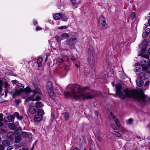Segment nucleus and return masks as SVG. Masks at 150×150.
I'll list each match as a JSON object with an SVG mask.
<instances>
[{
    "label": "nucleus",
    "mask_w": 150,
    "mask_h": 150,
    "mask_svg": "<svg viewBox=\"0 0 150 150\" xmlns=\"http://www.w3.org/2000/svg\"><path fill=\"white\" fill-rule=\"evenodd\" d=\"M70 88L71 93L65 92L64 96L67 98H73L76 100L91 99L101 94V92L94 90L87 91V90L89 89L87 87L70 85L67 87V88Z\"/></svg>",
    "instance_id": "1"
},
{
    "label": "nucleus",
    "mask_w": 150,
    "mask_h": 150,
    "mask_svg": "<svg viewBox=\"0 0 150 150\" xmlns=\"http://www.w3.org/2000/svg\"><path fill=\"white\" fill-rule=\"evenodd\" d=\"M115 87L116 95L122 99H124L126 97H133L142 103L146 102L150 100V98L145 95L142 90H137L126 89L123 90L125 93L124 94L121 90L122 87L120 85H116Z\"/></svg>",
    "instance_id": "2"
},
{
    "label": "nucleus",
    "mask_w": 150,
    "mask_h": 150,
    "mask_svg": "<svg viewBox=\"0 0 150 150\" xmlns=\"http://www.w3.org/2000/svg\"><path fill=\"white\" fill-rule=\"evenodd\" d=\"M140 64L142 66L143 71L146 72L145 74L143 73L139 74L138 76V79L136 80L137 85L141 87L144 84V82L143 80L150 77V71H148V66L146 64L145 60H141L140 61Z\"/></svg>",
    "instance_id": "3"
},
{
    "label": "nucleus",
    "mask_w": 150,
    "mask_h": 150,
    "mask_svg": "<svg viewBox=\"0 0 150 150\" xmlns=\"http://www.w3.org/2000/svg\"><path fill=\"white\" fill-rule=\"evenodd\" d=\"M31 92V89L28 87L25 88L23 91L21 89H15V92L13 94V98H14L15 96H19L21 94L25 93L26 95H28Z\"/></svg>",
    "instance_id": "4"
},
{
    "label": "nucleus",
    "mask_w": 150,
    "mask_h": 150,
    "mask_svg": "<svg viewBox=\"0 0 150 150\" xmlns=\"http://www.w3.org/2000/svg\"><path fill=\"white\" fill-rule=\"evenodd\" d=\"M47 88L49 95L52 99L54 98L55 94L52 89V84L51 82H48L47 84Z\"/></svg>",
    "instance_id": "5"
},
{
    "label": "nucleus",
    "mask_w": 150,
    "mask_h": 150,
    "mask_svg": "<svg viewBox=\"0 0 150 150\" xmlns=\"http://www.w3.org/2000/svg\"><path fill=\"white\" fill-rule=\"evenodd\" d=\"M98 23L101 24L103 28L106 29L107 28V25L105 22L104 17L103 16H99Z\"/></svg>",
    "instance_id": "6"
},
{
    "label": "nucleus",
    "mask_w": 150,
    "mask_h": 150,
    "mask_svg": "<svg viewBox=\"0 0 150 150\" xmlns=\"http://www.w3.org/2000/svg\"><path fill=\"white\" fill-rule=\"evenodd\" d=\"M28 111L31 114H35L37 112V110L34 106V104L32 102L30 103Z\"/></svg>",
    "instance_id": "7"
},
{
    "label": "nucleus",
    "mask_w": 150,
    "mask_h": 150,
    "mask_svg": "<svg viewBox=\"0 0 150 150\" xmlns=\"http://www.w3.org/2000/svg\"><path fill=\"white\" fill-rule=\"evenodd\" d=\"M72 6L74 8H77L78 6L82 3V1L81 0H79L77 1V0H70Z\"/></svg>",
    "instance_id": "8"
},
{
    "label": "nucleus",
    "mask_w": 150,
    "mask_h": 150,
    "mask_svg": "<svg viewBox=\"0 0 150 150\" xmlns=\"http://www.w3.org/2000/svg\"><path fill=\"white\" fill-rule=\"evenodd\" d=\"M40 99V98L39 97H37L35 98H34L33 96H31L27 98L25 100V102H27L30 100H32L34 101L36 100H39Z\"/></svg>",
    "instance_id": "9"
},
{
    "label": "nucleus",
    "mask_w": 150,
    "mask_h": 150,
    "mask_svg": "<svg viewBox=\"0 0 150 150\" xmlns=\"http://www.w3.org/2000/svg\"><path fill=\"white\" fill-rule=\"evenodd\" d=\"M118 131L124 134L128 132V131L127 129L122 126H121L118 128Z\"/></svg>",
    "instance_id": "10"
},
{
    "label": "nucleus",
    "mask_w": 150,
    "mask_h": 150,
    "mask_svg": "<svg viewBox=\"0 0 150 150\" xmlns=\"http://www.w3.org/2000/svg\"><path fill=\"white\" fill-rule=\"evenodd\" d=\"M43 118L42 116L41 115H37L34 117V120L36 122L40 121Z\"/></svg>",
    "instance_id": "11"
},
{
    "label": "nucleus",
    "mask_w": 150,
    "mask_h": 150,
    "mask_svg": "<svg viewBox=\"0 0 150 150\" xmlns=\"http://www.w3.org/2000/svg\"><path fill=\"white\" fill-rule=\"evenodd\" d=\"M110 114L112 118L113 119H115V124L117 126V127H118V128L119 127L121 126L120 125L119 121L117 119H115V116L113 114L112 112H110Z\"/></svg>",
    "instance_id": "12"
},
{
    "label": "nucleus",
    "mask_w": 150,
    "mask_h": 150,
    "mask_svg": "<svg viewBox=\"0 0 150 150\" xmlns=\"http://www.w3.org/2000/svg\"><path fill=\"white\" fill-rule=\"evenodd\" d=\"M4 118L6 121L8 122L12 121V120L14 119V118L13 116L11 115L7 116H6L4 117Z\"/></svg>",
    "instance_id": "13"
},
{
    "label": "nucleus",
    "mask_w": 150,
    "mask_h": 150,
    "mask_svg": "<svg viewBox=\"0 0 150 150\" xmlns=\"http://www.w3.org/2000/svg\"><path fill=\"white\" fill-rule=\"evenodd\" d=\"M65 59L62 57L58 58L56 60V63L58 65H61L63 64V62H64Z\"/></svg>",
    "instance_id": "14"
},
{
    "label": "nucleus",
    "mask_w": 150,
    "mask_h": 150,
    "mask_svg": "<svg viewBox=\"0 0 150 150\" xmlns=\"http://www.w3.org/2000/svg\"><path fill=\"white\" fill-rule=\"evenodd\" d=\"M62 15L60 13H56L53 15V18L55 20L59 19L62 17Z\"/></svg>",
    "instance_id": "15"
},
{
    "label": "nucleus",
    "mask_w": 150,
    "mask_h": 150,
    "mask_svg": "<svg viewBox=\"0 0 150 150\" xmlns=\"http://www.w3.org/2000/svg\"><path fill=\"white\" fill-rule=\"evenodd\" d=\"M13 115L16 117L17 119L19 120H21L23 118V117L21 115H20L17 112H14Z\"/></svg>",
    "instance_id": "16"
},
{
    "label": "nucleus",
    "mask_w": 150,
    "mask_h": 150,
    "mask_svg": "<svg viewBox=\"0 0 150 150\" xmlns=\"http://www.w3.org/2000/svg\"><path fill=\"white\" fill-rule=\"evenodd\" d=\"M77 39V38H71L69 40H68L67 41V44L68 45H70L72 43L74 42Z\"/></svg>",
    "instance_id": "17"
},
{
    "label": "nucleus",
    "mask_w": 150,
    "mask_h": 150,
    "mask_svg": "<svg viewBox=\"0 0 150 150\" xmlns=\"http://www.w3.org/2000/svg\"><path fill=\"white\" fill-rule=\"evenodd\" d=\"M7 131V129L6 127H2L0 129V133L2 134H4L6 133Z\"/></svg>",
    "instance_id": "18"
},
{
    "label": "nucleus",
    "mask_w": 150,
    "mask_h": 150,
    "mask_svg": "<svg viewBox=\"0 0 150 150\" xmlns=\"http://www.w3.org/2000/svg\"><path fill=\"white\" fill-rule=\"evenodd\" d=\"M7 136L11 140H12L13 139L14 134L11 132H9L8 133Z\"/></svg>",
    "instance_id": "19"
},
{
    "label": "nucleus",
    "mask_w": 150,
    "mask_h": 150,
    "mask_svg": "<svg viewBox=\"0 0 150 150\" xmlns=\"http://www.w3.org/2000/svg\"><path fill=\"white\" fill-rule=\"evenodd\" d=\"M62 19L63 21H67L69 18V16L67 15L63 14L62 15Z\"/></svg>",
    "instance_id": "20"
},
{
    "label": "nucleus",
    "mask_w": 150,
    "mask_h": 150,
    "mask_svg": "<svg viewBox=\"0 0 150 150\" xmlns=\"http://www.w3.org/2000/svg\"><path fill=\"white\" fill-rule=\"evenodd\" d=\"M21 139V138L20 135L19 134H17L15 137V142L16 143H18L19 142Z\"/></svg>",
    "instance_id": "21"
},
{
    "label": "nucleus",
    "mask_w": 150,
    "mask_h": 150,
    "mask_svg": "<svg viewBox=\"0 0 150 150\" xmlns=\"http://www.w3.org/2000/svg\"><path fill=\"white\" fill-rule=\"evenodd\" d=\"M43 60L42 57H39L37 60V62L38 64V67H41L42 66V62Z\"/></svg>",
    "instance_id": "22"
},
{
    "label": "nucleus",
    "mask_w": 150,
    "mask_h": 150,
    "mask_svg": "<svg viewBox=\"0 0 150 150\" xmlns=\"http://www.w3.org/2000/svg\"><path fill=\"white\" fill-rule=\"evenodd\" d=\"M8 127L11 129L15 130L16 129V126L15 124L12 123H9L8 125Z\"/></svg>",
    "instance_id": "23"
},
{
    "label": "nucleus",
    "mask_w": 150,
    "mask_h": 150,
    "mask_svg": "<svg viewBox=\"0 0 150 150\" xmlns=\"http://www.w3.org/2000/svg\"><path fill=\"white\" fill-rule=\"evenodd\" d=\"M61 38L62 40L66 39L69 36V34L66 33H64L61 35Z\"/></svg>",
    "instance_id": "24"
},
{
    "label": "nucleus",
    "mask_w": 150,
    "mask_h": 150,
    "mask_svg": "<svg viewBox=\"0 0 150 150\" xmlns=\"http://www.w3.org/2000/svg\"><path fill=\"white\" fill-rule=\"evenodd\" d=\"M2 145L5 146H8L10 144V142L8 140H4L2 142Z\"/></svg>",
    "instance_id": "25"
},
{
    "label": "nucleus",
    "mask_w": 150,
    "mask_h": 150,
    "mask_svg": "<svg viewBox=\"0 0 150 150\" xmlns=\"http://www.w3.org/2000/svg\"><path fill=\"white\" fill-rule=\"evenodd\" d=\"M36 108H40L43 106V105L42 103L39 101H38L36 103Z\"/></svg>",
    "instance_id": "26"
},
{
    "label": "nucleus",
    "mask_w": 150,
    "mask_h": 150,
    "mask_svg": "<svg viewBox=\"0 0 150 150\" xmlns=\"http://www.w3.org/2000/svg\"><path fill=\"white\" fill-rule=\"evenodd\" d=\"M37 113L38 115H41L42 116L44 114L43 110L42 109H39L37 111Z\"/></svg>",
    "instance_id": "27"
},
{
    "label": "nucleus",
    "mask_w": 150,
    "mask_h": 150,
    "mask_svg": "<svg viewBox=\"0 0 150 150\" xmlns=\"http://www.w3.org/2000/svg\"><path fill=\"white\" fill-rule=\"evenodd\" d=\"M133 121V120L132 118H129L126 121V123L128 125H132Z\"/></svg>",
    "instance_id": "28"
},
{
    "label": "nucleus",
    "mask_w": 150,
    "mask_h": 150,
    "mask_svg": "<svg viewBox=\"0 0 150 150\" xmlns=\"http://www.w3.org/2000/svg\"><path fill=\"white\" fill-rule=\"evenodd\" d=\"M55 38L57 42H60L62 40L61 35H57L55 36Z\"/></svg>",
    "instance_id": "29"
},
{
    "label": "nucleus",
    "mask_w": 150,
    "mask_h": 150,
    "mask_svg": "<svg viewBox=\"0 0 150 150\" xmlns=\"http://www.w3.org/2000/svg\"><path fill=\"white\" fill-rule=\"evenodd\" d=\"M3 116L2 114H0V127H2L3 125L2 121H3Z\"/></svg>",
    "instance_id": "30"
},
{
    "label": "nucleus",
    "mask_w": 150,
    "mask_h": 150,
    "mask_svg": "<svg viewBox=\"0 0 150 150\" xmlns=\"http://www.w3.org/2000/svg\"><path fill=\"white\" fill-rule=\"evenodd\" d=\"M148 41L146 39H144L142 42V45L144 47H146L147 45Z\"/></svg>",
    "instance_id": "31"
},
{
    "label": "nucleus",
    "mask_w": 150,
    "mask_h": 150,
    "mask_svg": "<svg viewBox=\"0 0 150 150\" xmlns=\"http://www.w3.org/2000/svg\"><path fill=\"white\" fill-rule=\"evenodd\" d=\"M21 129L20 127H18L17 129L15 131V133L16 134L20 133L21 132Z\"/></svg>",
    "instance_id": "32"
},
{
    "label": "nucleus",
    "mask_w": 150,
    "mask_h": 150,
    "mask_svg": "<svg viewBox=\"0 0 150 150\" xmlns=\"http://www.w3.org/2000/svg\"><path fill=\"white\" fill-rule=\"evenodd\" d=\"M141 67L140 66L136 67L134 69V71L136 72H138L141 70Z\"/></svg>",
    "instance_id": "33"
},
{
    "label": "nucleus",
    "mask_w": 150,
    "mask_h": 150,
    "mask_svg": "<svg viewBox=\"0 0 150 150\" xmlns=\"http://www.w3.org/2000/svg\"><path fill=\"white\" fill-rule=\"evenodd\" d=\"M65 120H68L69 118V115L67 113H63Z\"/></svg>",
    "instance_id": "34"
},
{
    "label": "nucleus",
    "mask_w": 150,
    "mask_h": 150,
    "mask_svg": "<svg viewBox=\"0 0 150 150\" xmlns=\"http://www.w3.org/2000/svg\"><path fill=\"white\" fill-rule=\"evenodd\" d=\"M96 139L98 140L99 143H100L102 142V138L101 136L99 135H98L96 136Z\"/></svg>",
    "instance_id": "35"
},
{
    "label": "nucleus",
    "mask_w": 150,
    "mask_h": 150,
    "mask_svg": "<svg viewBox=\"0 0 150 150\" xmlns=\"http://www.w3.org/2000/svg\"><path fill=\"white\" fill-rule=\"evenodd\" d=\"M114 134L115 136L118 137H120L122 136V135L120 133L117 131H115Z\"/></svg>",
    "instance_id": "36"
},
{
    "label": "nucleus",
    "mask_w": 150,
    "mask_h": 150,
    "mask_svg": "<svg viewBox=\"0 0 150 150\" xmlns=\"http://www.w3.org/2000/svg\"><path fill=\"white\" fill-rule=\"evenodd\" d=\"M17 86L18 88L21 89H22L24 87V86L20 83H18Z\"/></svg>",
    "instance_id": "37"
},
{
    "label": "nucleus",
    "mask_w": 150,
    "mask_h": 150,
    "mask_svg": "<svg viewBox=\"0 0 150 150\" xmlns=\"http://www.w3.org/2000/svg\"><path fill=\"white\" fill-rule=\"evenodd\" d=\"M58 30H63L64 29H66L67 28V26L66 25L58 27L57 28Z\"/></svg>",
    "instance_id": "38"
},
{
    "label": "nucleus",
    "mask_w": 150,
    "mask_h": 150,
    "mask_svg": "<svg viewBox=\"0 0 150 150\" xmlns=\"http://www.w3.org/2000/svg\"><path fill=\"white\" fill-rule=\"evenodd\" d=\"M36 89L34 90L33 92L34 93H40L41 92V91L40 90V89L39 88H36Z\"/></svg>",
    "instance_id": "39"
},
{
    "label": "nucleus",
    "mask_w": 150,
    "mask_h": 150,
    "mask_svg": "<svg viewBox=\"0 0 150 150\" xmlns=\"http://www.w3.org/2000/svg\"><path fill=\"white\" fill-rule=\"evenodd\" d=\"M21 135L24 137H26L27 136V133L26 132H21Z\"/></svg>",
    "instance_id": "40"
},
{
    "label": "nucleus",
    "mask_w": 150,
    "mask_h": 150,
    "mask_svg": "<svg viewBox=\"0 0 150 150\" xmlns=\"http://www.w3.org/2000/svg\"><path fill=\"white\" fill-rule=\"evenodd\" d=\"M139 56H142L143 57L146 58L147 59H149V56L147 54H139Z\"/></svg>",
    "instance_id": "41"
},
{
    "label": "nucleus",
    "mask_w": 150,
    "mask_h": 150,
    "mask_svg": "<svg viewBox=\"0 0 150 150\" xmlns=\"http://www.w3.org/2000/svg\"><path fill=\"white\" fill-rule=\"evenodd\" d=\"M135 17V14L134 12H133L130 15V18H131V19L132 20H133V19Z\"/></svg>",
    "instance_id": "42"
},
{
    "label": "nucleus",
    "mask_w": 150,
    "mask_h": 150,
    "mask_svg": "<svg viewBox=\"0 0 150 150\" xmlns=\"http://www.w3.org/2000/svg\"><path fill=\"white\" fill-rule=\"evenodd\" d=\"M110 126L113 129L115 130H116L117 128L114 124H111L110 125Z\"/></svg>",
    "instance_id": "43"
},
{
    "label": "nucleus",
    "mask_w": 150,
    "mask_h": 150,
    "mask_svg": "<svg viewBox=\"0 0 150 150\" xmlns=\"http://www.w3.org/2000/svg\"><path fill=\"white\" fill-rule=\"evenodd\" d=\"M150 84V81H147L146 82L144 85V86L145 87H147V86Z\"/></svg>",
    "instance_id": "44"
},
{
    "label": "nucleus",
    "mask_w": 150,
    "mask_h": 150,
    "mask_svg": "<svg viewBox=\"0 0 150 150\" xmlns=\"http://www.w3.org/2000/svg\"><path fill=\"white\" fill-rule=\"evenodd\" d=\"M148 35V34L145 32L143 34L142 36L144 38H145Z\"/></svg>",
    "instance_id": "45"
},
{
    "label": "nucleus",
    "mask_w": 150,
    "mask_h": 150,
    "mask_svg": "<svg viewBox=\"0 0 150 150\" xmlns=\"http://www.w3.org/2000/svg\"><path fill=\"white\" fill-rule=\"evenodd\" d=\"M4 91H2V88H0V96H2L3 95L4 93Z\"/></svg>",
    "instance_id": "46"
},
{
    "label": "nucleus",
    "mask_w": 150,
    "mask_h": 150,
    "mask_svg": "<svg viewBox=\"0 0 150 150\" xmlns=\"http://www.w3.org/2000/svg\"><path fill=\"white\" fill-rule=\"evenodd\" d=\"M145 32L147 33L148 34H149L150 32V29L149 28H147Z\"/></svg>",
    "instance_id": "47"
},
{
    "label": "nucleus",
    "mask_w": 150,
    "mask_h": 150,
    "mask_svg": "<svg viewBox=\"0 0 150 150\" xmlns=\"http://www.w3.org/2000/svg\"><path fill=\"white\" fill-rule=\"evenodd\" d=\"M3 81L0 79V88H2V87L3 85Z\"/></svg>",
    "instance_id": "48"
},
{
    "label": "nucleus",
    "mask_w": 150,
    "mask_h": 150,
    "mask_svg": "<svg viewBox=\"0 0 150 150\" xmlns=\"http://www.w3.org/2000/svg\"><path fill=\"white\" fill-rule=\"evenodd\" d=\"M13 146H10L7 147V150H11L12 149H13Z\"/></svg>",
    "instance_id": "49"
},
{
    "label": "nucleus",
    "mask_w": 150,
    "mask_h": 150,
    "mask_svg": "<svg viewBox=\"0 0 150 150\" xmlns=\"http://www.w3.org/2000/svg\"><path fill=\"white\" fill-rule=\"evenodd\" d=\"M8 86V83L6 82H5L4 84V87L6 88H7Z\"/></svg>",
    "instance_id": "50"
},
{
    "label": "nucleus",
    "mask_w": 150,
    "mask_h": 150,
    "mask_svg": "<svg viewBox=\"0 0 150 150\" xmlns=\"http://www.w3.org/2000/svg\"><path fill=\"white\" fill-rule=\"evenodd\" d=\"M16 102L17 104H18L21 102V100L19 99L16 100Z\"/></svg>",
    "instance_id": "51"
},
{
    "label": "nucleus",
    "mask_w": 150,
    "mask_h": 150,
    "mask_svg": "<svg viewBox=\"0 0 150 150\" xmlns=\"http://www.w3.org/2000/svg\"><path fill=\"white\" fill-rule=\"evenodd\" d=\"M148 25L147 23L145 24L144 25V27H143V28L144 30H145L148 27Z\"/></svg>",
    "instance_id": "52"
},
{
    "label": "nucleus",
    "mask_w": 150,
    "mask_h": 150,
    "mask_svg": "<svg viewBox=\"0 0 150 150\" xmlns=\"http://www.w3.org/2000/svg\"><path fill=\"white\" fill-rule=\"evenodd\" d=\"M12 83L13 84H16L18 82V81L16 80H13L11 81Z\"/></svg>",
    "instance_id": "53"
},
{
    "label": "nucleus",
    "mask_w": 150,
    "mask_h": 150,
    "mask_svg": "<svg viewBox=\"0 0 150 150\" xmlns=\"http://www.w3.org/2000/svg\"><path fill=\"white\" fill-rule=\"evenodd\" d=\"M4 147L1 145L0 144V150H4Z\"/></svg>",
    "instance_id": "54"
},
{
    "label": "nucleus",
    "mask_w": 150,
    "mask_h": 150,
    "mask_svg": "<svg viewBox=\"0 0 150 150\" xmlns=\"http://www.w3.org/2000/svg\"><path fill=\"white\" fill-rule=\"evenodd\" d=\"M42 29V28L39 27H37L36 28V31H38L39 30H40Z\"/></svg>",
    "instance_id": "55"
},
{
    "label": "nucleus",
    "mask_w": 150,
    "mask_h": 150,
    "mask_svg": "<svg viewBox=\"0 0 150 150\" xmlns=\"http://www.w3.org/2000/svg\"><path fill=\"white\" fill-rule=\"evenodd\" d=\"M29 138H32V135L31 134H27V136Z\"/></svg>",
    "instance_id": "56"
},
{
    "label": "nucleus",
    "mask_w": 150,
    "mask_h": 150,
    "mask_svg": "<svg viewBox=\"0 0 150 150\" xmlns=\"http://www.w3.org/2000/svg\"><path fill=\"white\" fill-rule=\"evenodd\" d=\"M145 61H146V64L147 65V66H148V67H147L148 68V70L149 69V66H150V61L149 62V65H148L147 63L146 62V60H145Z\"/></svg>",
    "instance_id": "57"
},
{
    "label": "nucleus",
    "mask_w": 150,
    "mask_h": 150,
    "mask_svg": "<svg viewBox=\"0 0 150 150\" xmlns=\"http://www.w3.org/2000/svg\"><path fill=\"white\" fill-rule=\"evenodd\" d=\"M71 150H80V149L77 147H76L74 148L73 149H71Z\"/></svg>",
    "instance_id": "58"
},
{
    "label": "nucleus",
    "mask_w": 150,
    "mask_h": 150,
    "mask_svg": "<svg viewBox=\"0 0 150 150\" xmlns=\"http://www.w3.org/2000/svg\"><path fill=\"white\" fill-rule=\"evenodd\" d=\"M16 126V127L19 125V123L18 122H16L15 123V125Z\"/></svg>",
    "instance_id": "59"
},
{
    "label": "nucleus",
    "mask_w": 150,
    "mask_h": 150,
    "mask_svg": "<svg viewBox=\"0 0 150 150\" xmlns=\"http://www.w3.org/2000/svg\"><path fill=\"white\" fill-rule=\"evenodd\" d=\"M33 23H34V25H37V21H35V20H34V22H33Z\"/></svg>",
    "instance_id": "60"
},
{
    "label": "nucleus",
    "mask_w": 150,
    "mask_h": 150,
    "mask_svg": "<svg viewBox=\"0 0 150 150\" xmlns=\"http://www.w3.org/2000/svg\"><path fill=\"white\" fill-rule=\"evenodd\" d=\"M147 52L148 54L150 55V48L148 50Z\"/></svg>",
    "instance_id": "61"
},
{
    "label": "nucleus",
    "mask_w": 150,
    "mask_h": 150,
    "mask_svg": "<svg viewBox=\"0 0 150 150\" xmlns=\"http://www.w3.org/2000/svg\"><path fill=\"white\" fill-rule=\"evenodd\" d=\"M19 150H28L26 148H22V149H20Z\"/></svg>",
    "instance_id": "62"
},
{
    "label": "nucleus",
    "mask_w": 150,
    "mask_h": 150,
    "mask_svg": "<svg viewBox=\"0 0 150 150\" xmlns=\"http://www.w3.org/2000/svg\"><path fill=\"white\" fill-rule=\"evenodd\" d=\"M112 86H114V84H115V83L114 82H112Z\"/></svg>",
    "instance_id": "63"
},
{
    "label": "nucleus",
    "mask_w": 150,
    "mask_h": 150,
    "mask_svg": "<svg viewBox=\"0 0 150 150\" xmlns=\"http://www.w3.org/2000/svg\"><path fill=\"white\" fill-rule=\"evenodd\" d=\"M148 23H149V25L150 26V18L148 20Z\"/></svg>",
    "instance_id": "64"
}]
</instances>
